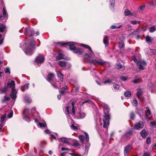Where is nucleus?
<instances>
[{"label": "nucleus", "mask_w": 156, "mask_h": 156, "mask_svg": "<svg viewBox=\"0 0 156 156\" xmlns=\"http://www.w3.org/2000/svg\"><path fill=\"white\" fill-rule=\"evenodd\" d=\"M59 65L62 68H64L66 66L67 63L65 61H60L58 62Z\"/></svg>", "instance_id": "a211bd4d"}, {"label": "nucleus", "mask_w": 156, "mask_h": 156, "mask_svg": "<svg viewBox=\"0 0 156 156\" xmlns=\"http://www.w3.org/2000/svg\"><path fill=\"white\" fill-rule=\"evenodd\" d=\"M71 128L73 130H75L77 129V127L76 126H75L73 124H72L71 126Z\"/></svg>", "instance_id": "5fc2aeb1"}, {"label": "nucleus", "mask_w": 156, "mask_h": 156, "mask_svg": "<svg viewBox=\"0 0 156 156\" xmlns=\"http://www.w3.org/2000/svg\"><path fill=\"white\" fill-rule=\"evenodd\" d=\"M54 75L51 73H49L47 76V80L50 83L51 82V80L54 77Z\"/></svg>", "instance_id": "2eb2a0df"}, {"label": "nucleus", "mask_w": 156, "mask_h": 156, "mask_svg": "<svg viewBox=\"0 0 156 156\" xmlns=\"http://www.w3.org/2000/svg\"><path fill=\"white\" fill-rule=\"evenodd\" d=\"M80 46L84 47L85 48L88 49H89V51H90V52L93 53V51H92L91 48L89 46L87 45L84 44H81L80 45Z\"/></svg>", "instance_id": "5701e85b"}, {"label": "nucleus", "mask_w": 156, "mask_h": 156, "mask_svg": "<svg viewBox=\"0 0 156 156\" xmlns=\"http://www.w3.org/2000/svg\"><path fill=\"white\" fill-rule=\"evenodd\" d=\"M89 62L90 64H96L102 66L106 64V62L103 61L101 59H91L89 60Z\"/></svg>", "instance_id": "20e7f679"}, {"label": "nucleus", "mask_w": 156, "mask_h": 156, "mask_svg": "<svg viewBox=\"0 0 156 156\" xmlns=\"http://www.w3.org/2000/svg\"><path fill=\"white\" fill-rule=\"evenodd\" d=\"M59 83L58 82L57 83H56L54 84L52 83L51 82L50 83L51 84V85L55 88H58V83Z\"/></svg>", "instance_id": "a19ab883"}, {"label": "nucleus", "mask_w": 156, "mask_h": 156, "mask_svg": "<svg viewBox=\"0 0 156 156\" xmlns=\"http://www.w3.org/2000/svg\"><path fill=\"white\" fill-rule=\"evenodd\" d=\"M113 87L115 91L118 90L119 89V85L118 84H115V85H114L113 86Z\"/></svg>", "instance_id": "ea45409f"}, {"label": "nucleus", "mask_w": 156, "mask_h": 156, "mask_svg": "<svg viewBox=\"0 0 156 156\" xmlns=\"http://www.w3.org/2000/svg\"><path fill=\"white\" fill-rule=\"evenodd\" d=\"M24 101L25 102L30 103L31 101V100L27 95H25L24 97Z\"/></svg>", "instance_id": "cd10ccee"}, {"label": "nucleus", "mask_w": 156, "mask_h": 156, "mask_svg": "<svg viewBox=\"0 0 156 156\" xmlns=\"http://www.w3.org/2000/svg\"><path fill=\"white\" fill-rule=\"evenodd\" d=\"M5 71L6 73H10V71L9 70V69L8 67H6L5 69Z\"/></svg>", "instance_id": "864d4df0"}, {"label": "nucleus", "mask_w": 156, "mask_h": 156, "mask_svg": "<svg viewBox=\"0 0 156 156\" xmlns=\"http://www.w3.org/2000/svg\"><path fill=\"white\" fill-rule=\"evenodd\" d=\"M85 134L86 135L85 140L87 142H88L89 141V137L87 133H85Z\"/></svg>", "instance_id": "37998d69"}, {"label": "nucleus", "mask_w": 156, "mask_h": 156, "mask_svg": "<svg viewBox=\"0 0 156 156\" xmlns=\"http://www.w3.org/2000/svg\"><path fill=\"white\" fill-rule=\"evenodd\" d=\"M83 57L84 58L87 59L90 58V56L89 55L86 53L84 54L83 55Z\"/></svg>", "instance_id": "c03bdc74"}, {"label": "nucleus", "mask_w": 156, "mask_h": 156, "mask_svg": "<svg viewBox=\"0 0 156 156\" xmlns=\"http://www.w3.org/2000/svg\"><path fill=\"white\" fill-rule=\"evenodd\" d=\"M29 84H26L23 86H22L21 87V89L23 91H24L25 90L28 89Z\"/></svg>", "instance_id": "b1692460"}, {"label": "nucleus", "mask_w": 156, "mask_h": 156, "mask_svg": "<svg viewBox=\"0 0 156 156\" xmlns=\"http://www.w3.org/2000/svg\"><path fill=\"white\" fill-rule=\"evenodd\" d=\"M156 122H151L150 124V126L151 127H153L155 125Z\"/></svg>", "instance_id": "0e129e2a"}, {"label": "nucleus", "mask_w": 156, "mask_h": 156, "mask_svg": "<svg viewBox=\"0 0 156 156\" xmlns=\"http://www.w3.org/2000/svg\"><path fill=\"white\" fill-rule=\"evenodd\" d=\"M143 156H150V154L148 152H145L143 154Z\"/></svg>", "instance_id": "052dcab7"}, {"label": "nucleus", "mask_w": 156, "mask_h": 156, "mask_svg": "<svg viewBox=\"0 0 156 156\" xmlns=\"http://www.w3.org/2000/svg\"><path fill=\"white\" fill-rule=\"evenodd\" d=\"M154 39L149 36H147L146 37L145 41L148 44H151Z\"/></svg>", "instance_id": "4468645a"}, {"label": "nucleus", "mask_w": 156, "mask_h": 156, "mask_svg": "<svg viewBox=\"0 0 156 156\" xmlns=\"http://www.w3.org/2000/svg\"><path fill=\"white\" fill-rule=\"evenodd\" d=\"M13 112L12 110H11L10 111V112L9 113L8 115V117L9 118H11L12 117L13 115Z\"/></svg>", "instance_id": "49530a36"}, {"label": "nucleus", "mask_w": 156, "mask_h": 156, "mask_svg": "<svg viewBox=\"0 0 156 156\" xmlns=\"http://www.w3.org/2000/svg\"><path fill=\"white\" fill-rule=\"evenodd\" d=\"M63 58V55L62 54H59L57 56L56 59L59 60Z\"/></svg>", "instance_id": "e433bc0d"}, {"label": "nucleus", "mask_w": 156, "mask_h": 156, "mask_svg": "<svg viewBox=\"0 0 156 156\" xmlns=\"http://www.w3.org/2000/svg\"><path fill=\"white\" fill-rule=\"evenodd\" d=\"M115 2V0H110V8H112L114 7Z\"/></svg>", "instance_id": "72a5a7b5"}, {"label": "nucleus", "mask_w": 156, "mask_h": 156, "mask_svg": "<svg viewBox=\"0 0 156 156\" xmlns=\"http://www.w3.org/2000/svg\"><path fill=\"white\" fill-rule=\"evenodd\" d=\"M145 6H146L145 5H141L139 7L138 10H141L144 9L145 8Z\"/></svg>", "instance_id": "3c124183"}, {"label": "nucleus", "mask_w": 156, "mask_h": 156, "mask_svg": "<svg viewBox=\"0 0 156 156\" xmlns=\"http://www.w3.org/2000/svg\"><path fill=\"white\" fill-rule=\"evenodd\" d=\"M17 92L14 88H13L12 91L10 94V96L13 99H15L16 98Z\"/></svg>", "instance_id": "f8f14e48"}, {"label": "nucleus", "mask_w": 156, "mask_h": 156, "mask_svg": "<svg viewBox=\"0 0 156 156\" xmlns=\"http://www.w3.org/2000/svg\"><path fill=\"white\" fill-rule=\"evenodd\" d=\"M130 23L132 24L135 25L137 24H139L140 23V22L138 21H130Z\"/></svg>", "instance_id": "8fccbe9b"}, {"label": "nucleus", "mask_w": 156, "mask_h": 156, "mask_svg": "<svg viewBox=\"0 0 156 156\" xmlns=\"http://www.w3.org/2000/svg\"><path fill=\"white\" fill-rule=\"evenodd\" d=\"M57 74L58 77L60 80L61 81H62L63 75L60 72H58Z\"/></svg>", "instance_id": "c85d7f7f"}, {"label": "nucleus", "mask_w": 156, "mask_h": 156, "mask_svg": "<svg viewBox=\"0 0 156 156\" xmlns=\"http://www.w3.org/2000/svg\"><path fill=\"white\" fill-rule=\"evenodd\" d=\"M156 30V25L151 27L149 28V31L152 33Z\"/></svg>", "instance_id": "c756f323"}, {"label": "nucleus", "mask_w": 156, "mask_h": 156, "mask_svg": "<svg viewBox=\"0 0 156 156\" xmlns=\"http://www.w3.org/2000/svg\"><path fill=\"white\" fill-rule=\"evenodd\" d=\"M124 94L126 97H129L131 96V94L130 91H127L124 93Z\"/></svg>", "instance_id": "473e14b6"}, {"label": "nucleus", "mask_w": 156, "mask_h": 156, "mask_svg": "<svg viewBox=\"0 0 156 156\" xmlns=\"http://www.w3.org/2000/svg\"><path fill=\"white\" fill-rule=\"evenodd\" d=\"M151 138L150 137H148L146 139V142L147 144H149L151 143Z\"/></svg>", "instance_id": "603ef678"}, {"label": "nucleus", "mask_w": 156, "mask_h": 156, "mask_svg": "<svg viewBox=\"0 0 156 156\" xmlns=\"http://www.w3.org/2000/svg\"><path fill=\"white\" fill-rule=\"evenodd\" d=\"M58 44H60V46L63 45H69V49L73 51V52L78 54L79 55H81L83 54L84 51L83 50L80 48H76L75 46L76 45V43L74 42H69L66 43H64L63 42H58Z\"/></svg>", "instance_id": "f03ea898"}, {"label": "nucleus", "mask_w": 156, "mask_h": 156, "mask_svg": "<svg viewBox=\"0 0 156 156\" xmlns=\"http://www.w3.org/2000/svg\"><path fill=\"white\" fill-rule=\"evenodd\" d=\"M61 150L62 151H65L61 153V156H65L66 153L68 152L69 151H71V150L69 149H68L67 148H65L63 147L61 148Z\"/></svg>", "instance_id": "dca6fc26"}, {"label": "nucleus", "mask_w": 156, "mask_h": 156, "mask_svg": "<svg viewBox=\"0 0 156 156\" xmlns=\"http://www.w3.org/2000/svg\"><path fill=\"white\" fill-rule=\"evenodd\" d=\"M9 99L10 98L9 97L5 96L4 100V101H8Z\"/></svg>", "instance_id": "13d9d810"}, {"label": "nucleus", "mask_w": 156, "mask_h": 156, "mask_svg": "<svg viewBox=\"0 0 156 156\" xmlns=\"http://www.w3.org/2000/svg\"><path fill=\"white\" fill-rule=\"evenodd\" d=\"M136 63L139 69L140 70H143L144 69V67L142 65V62L141 61H138Z\"/></svg>", "instance_id": "393cba45"}, {"label": "nucleus", "mask_w": 156, "mask_h": 156, "mask_svg": "<svg viewBox=\"0 0 156 156\" xmlns=\"http://www.w3.org/2000/svg\"><path fill=\"white\" fill-rule=\"evenodd\" d=\"M73 146H77L79 145V143L76 140H73Z\"/></svg>", "instance_id": "4c0bfd02"}, {"label": "nucleus", "mask_w": 156, "mask_h": 156, "mask_svg": "<svg viewBox=\"0 0 156 156\" xmlns=\"http://www.w3.org/2000/svg\"><path fill=\"white\" fill-rule=\"evenodd\" d=\"M7 90V87L6 86L4 88L2 89H0V94L4 93L6 92Z\"/></svg>", "instance_id": "2f4dec72"}, {"label": "nucleus", "mask_w": 156, "mask_h": 156, "mask_svg": "<svg viewBox=\"0 0 156 156\" xmlns=\"http://www.w3.org/2000/svg\"><path fill=\"white\" fill-rule=\"evenodd\" d=\"M125 15L126 16H131L134 15V14L131 12L129 10L126 9L124 11Z\"/></svg>", "instance_id": "aec40b11"}, {"label": "nucleus", "mask_w": 156, "mask_h": 156, "mask_svg": "<svg viewBox=\"0 0 156 156\" xmlns=\"http://www.w3.org/2000/svg\"><path fill=\"white\" fill-rule=\"evenodd\" d=\"M141 62H142V64L143 66H145L146 65V63L145 61H143Z\"/></svg>", "instance_id": "338daca9"}, {"label": "nucleus", "mask_w": 156, "mask_h": 156, "mask_svg": "<svg viewBox=\"0 0 156 156\" xmlns=\"http://www.w3.org/2000/svg\"><path fill=\"white\" fill-rule=\"evenodd\" d=\"M112 80L111 79H108L104 82V83H110L112 82Z\"/></svg>", "instance_id": "4d7b16f0"}, {"label": "nucleus", "mask_w": 156, "mask_h": 156, "mask_svg": "<svg viewBox=\"0 0 156 156\" xmlns=\"http://www.w3.org/2000/svg\"><path fill=\"white\" fill-rule=\"evenodd\" d=\"M144 126L143 123L142 121H140L138 123L135 124L134 126V128L137 129H140L142 128Z\"/></svg>", "instance_id": "6e6552de"}, {"label": "nucleus", "mask_w": 156, "mask_h": 156, "mask_svg": "<svg viewBox=\"0 0 156 156\" xmlns=\"http://www.w3.org/2000/svg\"><path fill=\"white\" fill-rule=\"evenodd\" d=\"M5 28L6 27L5 25L2 24H0V32H5L6 30Z\"/></svg>", "instance_id": "4be33fe9"}, {"label": "nucleus", "mask_w": 156, "mask_h": 156, "mask_svg": "<svg viewBox=\"0 0 156 156\" xmlns=\"http://www.w3.org/2000/svg\"><path fill=\"white\" fill-rule=\"evenodd\" d=\"M140 76L139 75H137L134 77V79H136V80H137L138 79L140 78Z\"/></svg>", "instance_id": "774afa93"}, {"label": "nucleus", "mask_w": 156, "mask_h": 156, "mask_svg": "<svg viewBox=\"0 0 156 156\" xmlns=\"http://www.w3.org/2000/svg\"><path fill=\"white\" fill-rule=\"evenodd\" d=\"M103 42L105 47L107 46L109 44V42L108 37L107 36H106L105 37L103 40Z\"/></svg>", "instance_id": "412c9836"}, {"label": "nucleus", "mask_w": 156, "mask_h": 156, "mask_svg": "<svg viewBox=\"0 0 156 156\" xmlns=\"http://www.w3.org/2000/svg\"><path fill=\"white\" fill-rule=\"evenodd\" d=\"M130 117L131 119H133L135 117V114L133 112H131L130 114Z\"/></svg>", "instance_id": "09e8293b"}, {"label": "nucleus", "mask_w": 156, "mask_h": 156, "mask_svg": "<svg viewBox=\"0 0 156 156\" xmlns=\"http://www.w3.org/2000/svg\"><path fill=\"white\" fill-rule=\"evenodd\" d=\"M132 104L133 106H136L137 105V101L135 99L133 100Z\"/></svg>", "instance_id": "a18cd8bd"}, {"label": "nucleus", "mask_w": 156, "mask_h": 156, "mask_svg": "<svg viewBox=\"0 0 156 156\" xmlns=\"http://www.w3.org/2000/svg\"><path fill=\"white\" fill-rule=\"evenodd\" d=\"M3 15L0 16V19L2 20L6 17L7 16V11L5 7L4 6L3 8Z\"/></svg>", "instance_id": "9d476101"}, {"label": "nucleus", "mask_w": 156, "mask_h": 156, "mask_svg": "<svg viewBox=\"0 0 156 156\" xmlns=\"http://www.w3.org/2000/svg\"><path fill=\"white\" fill-rule=\"evenodd\" d=\"M137 96L138 98V99L141 100V99L143 98L142 95L143 94V92L142 90L139 89H137Z\"/></svg>", "instance_id": "9b49d317"}, {"label": "nucleus", "mask_w": 156, "mask_h": 156, "mask_svg": "<svg viewBox=\"0 0 156 156\" xmlns=\"http://www.w3.org/2000/svg\"><path fill=\"white\" fill-rule=\"evenodd\" d=\"M140 135L143 137L145 138L147 135V133L146 130H143L141 132Z\"/></svg>", "instance_id": "bb28decb"}, {"label": "nucleus", "mask_w": 156, "mask_h": 156, "mask_svg": "<svg viewBox=\"0 0 156 156\" xmlns=\"http://www.w3.org/2000/svg\"><path fill=\"white\" fill-rule=\"evenodd\" d=\"M25 30L24 34L27 36H31L34 34L33 30L30 27L25 28Z\"/></svg>", "instance_id": "39448f33"}, {"label": "nucleus", "mask_w": 156, "mask_h": 156, "mask_svg": "<svg viewBox=\"0 0 156 156\" xmlns=\"http://www.w3.org/2000/svg\"><path fill=\"white\" fill-rule=\"evenodd\" d=\"M85 114L81 111L79 112L78 113V117L80 119L83 118L85 116Z\"/></svg>", "instance_id": "a878e982"}, {"label": "nucleus", "mask_w": 156, "mask_h": 156, "mask_svg": "<svg viewBox=\"0 0 156 156\" xmlns=\"http://www.w3.org/2000/svg\"><path fill=\"white\" fill-rule=\"evenodd\" d=\"M122 27L121 25H120L118 27H117L115 25H112L110 27L111 29H115L116 28H119Z\"/></svg>", "instance_id": "58836bf2"}, {"label": "nucleus", "mask_w": 156, "mask_h": 156, "mask_svg": "<svg viewBox=\"0 0 156 156\" xmlns=\"http://www.w3.org/2000/svg\"><path fill=\"white\" fill-rule=\"evenodd\" d=\"M82 149L83 150H85V152L86 153L88 152V148H87V147H83Z\"/></svg>", "instance_id": "bf43d9fd"}, {"label": "nucleus", "mask_w": 156, "mask_h": 156, "mask_svg": "<svg viewBox=\"0 0 156 156\" xmlns=\"http://www.w3.org/2000/svg\"><path fill=\"white\" fill-rule=\"evenodd\" d=\"M133 60L134 61V62H137L138 61L137 60L135 56V55H133Z\"/></svg>", "instance_id": "6e6d98bb"}, {"label": "nucleus", "mask_w": 156, "mask_h": 156, "mask_svg": "<svg viewBox=\"0 0 156 156\" xmlns=\"http://www.w3.org/2000/svg\"><path fill=\"white\" fill-rule=\"evenodd\" d=\"M109 109L108 105H105L104 106V119L103 126L104 128H107L109 123L110 114L109 113Z\"/></svg>", "instance_id": "7ed1b4c3"}, {"label": "nucleus", "mask_w": 156, "mask_h": 156, "mask_svg": "<svg viewBox=\"0 0 156 156\" xmlns=\"http://www.w3.org/2000/svg\"><path fill=\"white\" fill-rule=\"evenodd\" d=\"M150 50L151 51V52L152 54H156V50L155 49H150Z\"/></svg>", "instance_id": "e2e57ef3"}, {"label": "nucleus", "mask_w": 156, "mask_h": 156, "mask_svg": "<svg viewBox=\"0 0 156 156\" xmlns=\"http://www.w3.org/2000/svg\"><path fill=\"white\" fill-rule=\"evenodd\" d=\"M15 83L14 80H12L10 82L7 83V87H13L14 88L15 87Z\"/></svg>", "instance_id": "f3484780"}, {"label": "nucleus", "mask_w": 156, "mask_h": 156, "mask_svg": "<svg viewBox=\"0 0 156 156\" xmlns=\"http://www.w3.org/2000/svg\"><path fill=\"white\" fill-rule=\"evenodd\" d=\"M44 60V56L42 55H39L36 58V62L37 63H41Z\"/></svg>", "instance_id": "0eeeda50"}, {"label": "nucleus", "mask_w": 156, "mask_h": 156, "mask_svg": "<svg viewBox=\"0 0 156 156\" xmlns=\"http://www.w3.org/2000/svg\"><path fill=\"white\" fill-rule=\"evenodd\" d=\"M38 125L40 127H45L46 126V125L45 121L43 120H41L38 123Z\"/></svg>", "instance_id": "6ab92c4d"}, {"label": "nucleus", "mask_w": 156, "mask_h": 156, "mask_svg": "<svg viewBox=\"0 0 156 156\" xmlns=\"http://www.w3.org/2000/svg\"><path fill=\"white\" fill-rule=\"evenodd\" d=\"M69 107L68 106H66V111L67 112L68 114H69L70 113L69 111Z\"/></svg>", "instance_id": "69168bd1"}, {"label": "nucleus", "mask_w": 156, "mask_h": 156, "mask_svg": "<svg viewBox=\"0 0 156 156\" xmlns=\"http://www.w3.org/2000/svg\"><path fill=\"white\" fill-rule=\"evenodd\" d=\"M79 138L81 142H83L84 140V136L83 135H79Z\"/></svg>", "instance_id": "de8ad7c7"}, {"label": "nucleus", "mask_w": 156, "mask_h": 156, "mask_svg": "<svg viewBox=\"0 0 156 156\" xmlns=\"http://www.w3.org/2000/svg\"><path fill=\"white\" fill-rule=\"evenodd\" d=\"M130 149L129 147H125L124 150V154L125 155H126V154L129 152Z\"/></svg>", "instance_id": "7c9ffc66"}, {"label": "nucleus", "mask_w": 156, "mask_h": 156, "mask_svg": "<svg viewBox=\"0 0 156 156\" xmlns=\"http://www.w3.org/2000/svg\"><path fill=\"white\" fill-rule=\"evenodd\" d=\"M120 79L123 81H125L127 80V78L125 76H121L120 77Z\"/></svg>", "instance_id": "680f3d73"}, {"label": "nucleus", "mask_w": 156, "mask_h": 156, "mask_svg": "<svg viewBox=\"0 0 156 156\" xmlns=\"http://www.w3.org/2000/svg\"><path fill=\"white\" fill-rule=\"evenodd\" d=\"M59 141H61L62 142H63L64 143L66 144H67V145L69 146L70 145V144L69 142L68 141V140L67 138L65 137H62L61 138H60L58 139Z\"/></svg>", "instance_id": "1a4fd4ad"}, {"label": "nucleus", "mask_w": 156, "mask_h": 156, "mask_svg": "<svg viewBox=\"0 0 156 156\" xmlns=\"http://www.w3.org/2000/svg\"><path fill=\"white\" fill-rule=\"evenodd\" d=\"M147 112L145 113V115L146 118L147 119V120H150V115H151V111L148 107H147L146 108Z\"/></svg>", "instance_id": "ddd939ff"}, {"label": "nucleus", "mask_w": 156, "mask_h": 156, "mask_svg": "<svg viewBox=\"0 0 156 156\" xmlns=\"http://www.w3.org/2000/svg\"><path fill=\"white\" fill-rule=\"evenodd\" d=\"M124 47V44L122 40H120L119 42V47L120 48H123Z\"/></svg>", "instance_id": "f704fd0d"}, {"label": "nucleus", "mask_w": 156, "mask_h": 156, "mask_svg": "<svg viewBox=\"0 0 156 156\" xmlns=\"http://www.w3.org/2000/svg\"><path fill=\"white\" fill-rule=\"evenodd\" d=\"M35 42L34 41H31L28 44L27 42L23 41L20 44V47L23 48V49L25 53L27 55H30L34 52L35 48Z\"/></svg>", "instance_id": "f257e3e1"}, {"label": "nucleus", "mask_w": 156, "mask_h": 156, "mask_svg": "<svg viewBox=\"0 0 156 156\" xmlns=\"http://www.w3.org/2000/svg\"><path fill=\"white\" fill-rule=\"evenodd\" d=\"M6 114H4L2 116V117L1 118V122H3L4 121L5 119V118L6 117Z\"/></svg>", "instance_id": "79ce46f5"}, {"label": "nucleus", "mask_w": 156, "mask_h": 156, "mask_svg": "<svg viewBox=\"0 0 156 156\" xmlns=\"http://www.w3.org/2000/svg\"><path fill=\"white\" fill-rule=\"evenodd\" d=\"M29 113V110L27 108H25L23 112V119L27 122L30 121V119L28 115Z\"/></svg>", "instance_id": "423d86ee"}, {"label": "nucleus", "mask_w": 156, "mask_h": 156, "mask_svg": "<svg viewBox=\"0 0 156 156\" xmlns=\"http://www.w3.org/2000/svg\"><path fill=\"white\" fill-rule=\"evenodd\" d=\"M58 136L57 134L56 133H54L53 134H51V140H52V139H55L56 138V137Z\"/></svg>", "instance_id": "c9c22d12"}]
</instances>
